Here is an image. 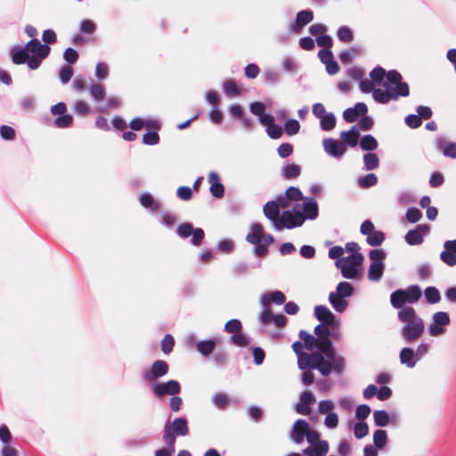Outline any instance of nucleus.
<instances>
[{
  "mask_svg": "<svg viewBox=\"0 0 456 456\" xmlns=\"http://www.w3.org/2000/svg\"><path fill=\"white\" fill-rule=\"evenodd\" d=\"M397 318L403 323L400 336L405 343H415L423 336L425 331L424 320L413 307L407 306L399 310Z\"/></svg>",
  "mask_w": 456,
  "mask_h": 456,
  "instance_id": "1",
  "label": "nucleus"
},
{
  "mask_svg": "<svg viewBox=\"0 0 456 456\" xmlns=\"http://www.w3.org/2000/svg\"><path fill=\"white\" fill-rule=\"evenodd\" d=\"M359 144L362 151H372L379 146L378 141L371 134H365L359 139Z\"/></svg>",
  "mask_w": 456,
  "mask_h": 456,
  "instance_id": "35",
  "label": "nucleus"
},
{
  "mask_svg": "<svg viewBox=\"0 0 456 456\" xmlns=\"http://www.w3.org/2000/svg\"><path fill=\"white\" fill-rule=\"evenodd\" d=\"M151 392L157 397L164 395H177L181 392V386L178 381L171 379L167 382H153L151 385Z\"/></svg>",
  "mask_w": 456,
  "mask_h": 456,
  "instance_id": "9",
  "label": "nucleus"
},
{
  "mask_svg": "<svg viewBox=\"0 0 456 456\" xmlns=\"http://www.w3.org/2000/svg\"><path fill=\"white\" fill-rule=\"evenodd\" d=\"M369 433V427L367 423L364 421L360 420L359 422L355 423L354 427V435L357 439H362L364 436H366Z\"/></svg>",
  "mask_w": 456,
  "mask_h": 456,
  "instance_id": "57",
  "label": "nucleus"
},
{
  "mask_svg": "<svg viewBox=\"0 0 456 456\" xmlns=\"http://www.w3.org/2000/svg\"><path fill=\"white\" fill-rule=\"evenodd\" d=\"M301 167L297 164H287L281 168V175L284 179L290 180L298 177Z\"/></svg>",
  "mask_w": 456,
  "mask_h": 456,
  "instance_id": "34",
  "label": "nucleus"
},
{
  "mask_svg": "<svg viewBox=\"0 0 456 456\" xmlns=\"http://www.w3.org/2000/svg\"><path fill=\"white\" fill-rule=\"evenodd\" d=\"M295 207H297V209L299 210L302 214V216H304L305 221L306 219L309 220H314L317 218L319 214V208L317 201L311 197H305L303 200V203L297 204Z\"/></svg>",
  "mask_w": 456,
  "mask_h": 456,
  "instance_id": "11",
  "label": "nucleus"
},
{
  "mask_svg": "<svg viewBox=\"0 0 456 456\" xmlns=\"http://www.w3.org/2000/svg\"><path fill=\"white\" fill-rule=\"evenodd\" d=\"M73 123V117L70 114H64L62 116L57 117L53 124L58 128H67L69 127Z\"/></svg>",
  "mask_w": 456,
  "mask_h": 456,
  "instance_id": "55",
  "label": "nucleus"
},
{
  "mask_svg": "<svg viewBox=\"0 0 456 456\" xmlns=\"http://www.w3.org/2000/svg\"><path fill=\"white\" fill-rule=\"evenodd\" d=\"M299 338L303 340L304 347H305L307 350L314 349L316 346V342L318 341L316 340V338L305 330H300Z\"/></svg>",
  "mask_w": 456,
  "mask_h": 456,
  "instance_id": "46",
  "label": "nucleus"
},
{
  "mask_svg": "<svg viewBox=\"0 0 456 456\" xmlns=\"http://www.w3.org/2000/svg\"><path fill=\"white\" fill-rule=\"evenodd\" d=\"M213 403L218 408V409H224L229 403L228 396L224 394H216L212 397Z\"/></svg>",
  "mask_w": 456,
  "mask_h": 456,
  "instance_id": "62",
  "label": "nucleus"
},
{
  "mask_svg": "<svg viewBox=\"0 0 456 456\" xmlns=\"http://www.w3.org/2000/svg\"><path fill=\"white\" fill-rule=\"evenodd\" d=\"M422 291L418 285H411L405 289H396L390 295V303L394 308L403 309L405 304H414L421 297Z\"/></svg>",
  "mask_w": 456,
  "mask_h": 456,
  "instance_id": "3",
  "label": "nucleus"
},
{
  "mask_svg": "<svg viewBox=\"0 0 456 456\" xmlns=\"http://www.w3.org/2000/svg\"><path fill=\"white\" fill-rule=\"evenodd\" d=\"M265 105L260 102H254L250 104L249 110L252 114L256 115L259 118V122L265 117H272L273 115L265 113Z\"/></svg>",
  "mask_w": 456,
  "mask_h": 456,
  "instance_id": "48",
  "label": "nucleus"
},
{
  "mask_svg": "<svg viewBox=\"0 0 456 456\" xmlns=\"http://www.w3.org/2000/svg\"><path fill=\"white\" fill-rule=\"evenodd\" d=\"M208 183H210V192L213 197L221 199L224 197V187L220 182V178L216 172L208 175Z\"/></svg>",
  "mask_w": 456,
  "mask_h": 456,
  "instance_id": "25",
  "label": "nucleus"
},
{
  "mask_svg": "<svg viewBox=\"0 0 456 456\" xmlns=\"http://www.w3.org/2000/svg\"><path fill=\"white\" fill-rule=\"evenodd\" d=\"M309 424L306 420L299 419L295 421L289 433L290 440L297 444H302L305 437Z\"/></svg>",
  "mask_w": 456,
  "mask_h": 456,
  "instance_id": "14",
  "label": "nucleus"
},
{
  "mask_svg": "<svg viewBox=\"0 0 456 456\" xmlns=\"http://www.w3.org/2000/svg\"><path fill=\"white\" fill-rule=\"evenodd\" d=\"M364 169L370 171L379 167V159L376 153L367 152L363 155Z\"/></svg>",
  "mask_w": 456,
  "mask_h": 456,
  "instance_id": "37",
  "label": "nucleus"
},
{
  "mask_svg": "<svg viewBox=\"0 0 456 456\" xmlns=\"http://www.w3.org/2000/svg\"><path fill=\"white\" fill-rule=\"evenodd\" d=\"M387 441V431L383 429H378L373 434V443L374 445L379 448L382 449Z\"/></svg>",
  "mask_w": 456,
  "mask_h": 456,
  "instance_id": "51",
  "label": "nucleus"
},
{
  "mask_svg": "<svg viewBox=\"0 0 456 456\" xmlns=\"http://www.w3.org/2000/svg\"><path fill=\"white\" fill-rule=\"evenodd\" d=\"M337 37L343 43H351L354 40V33L347 26H341L337 31Z\"/></svg>",
  "mask_w": 456,
  "mask_h": 456,
  "instance_id": "44",
  "label": "nucleus"
},
{
  "mask_svg": "<svg viewBox=\"0 0 456 456\" xmlns=\"http://www.w3.org/2000/svg\"><path fill=\"white\" fill-rule=\"evenodd\" d=\"M422 217L421 211L417 208H408L406 211L405 218L408 222L414 224L420 220Z\"/></svg>",
  "mask_w": 456,
  "mask_h": 456,
  "instance_id": "61",
  "label": "nucleus"
},
{
  "mask_svg": "<svg viewBox=\"0 0 456 456\" xmlns=\"http://www.w3.org/2000/svg\"><path fill=\"white\" fill-rule=\"evenodd\" d=\"M436 147L445 157L456 159V142H449L445 138H439L436 141Z\"/></svg>",
  "mask_w": 456,
  "mask_h": 456,
  "instance_id": "28",
  "label": "nucleus"
},
{
  "mask_svg": "<svg viewBox=\"0 0 456 456\" xmlns=\"http://www.w3.org/2000/svg\"><path fill=\"white\" fill-rule=\"evenodd\" d=\"M168 364L163 360L154 362L149 370L143 372L145 381L152 382L168 372Z\"/></svg>",
  "mask_w": 456,
  "mask_h": 456,
  "instance_id": "13",
  "label": "nucleus"
},
{
  "mask_svg": "<svg viewBox=\"0 0 456 456\" xmlns=\"http://www.w3.org/2000/svg\"><path fill=\"white\" fill-rule=\"evenodd\" d=\"M337 124L336 117L333 113L329 112L327 115L320 118V127L323 131H331Z\"/></svg>",
  "mask_w": 456,
  "mask_h": 456,
  "instance_id": "39",
  "label": "nucleus"
},
{
  "mask_svg": "<svg viewBox=\"0 0 456 456\" xmlns=\"http://www.w3.org/2000/svg\"><path fill=\"white\" fill-rule=\"evenodd\" d=\"M314 20V13L310 10H304L297 12L296 17V26L294 30L299 32L300 28L310 23Z\"/></svg>",
  "mask_w": 456,
  "mask_h": 456,
  "instance_id": "32",
  "label": "nucleus"
},
{
  "mask_svg": "<svg viewBox=\"0 0 456 456\" xmlns=\"http://www.w3.org/2000/svg\"><path fill=\"white\" fill-rule=\"evenodd\" d=\"M177 234L181 238H188L191 235V244L200 246L205 237L204 231L201 228H193L191 223H184L178 226Z\"/></svg>",
  "mask_w": 456,
  "mask_h": 456,
  "instance_id": "10",
  "label": "nucleus"
},
{
  "mask_svg": "<svg viewBox=\"0 0 456 456\" xmlns=\"http://www.w3.org/2000/svg\"><path fill=\"white\" fill-rule=\"evenodd\" d=\"M385 240V234L381 231H374L372 233H370L366 241L369 245L373 247H378L382 244V242Z\"/></svg>",
  "mask_w": 456,
  "mask_h": 456,
  "instance_id": "52",
  "label": "nucleus"
},
{
  "mask_svg": "<svg viewBox=\"0 0 456 456\" xmlns=\"http://www.w3.org/2000/svg\"><path fill=\"white\" fill-rule=\"evenodd\" d=\"M334 292L338 294V296L346 299L353 295L354 287L348 281H341L337 285L336 290Z\"/></svg>",
  "mask_w": 456,
  "mask_h": 456,
  "instance_id": "42",
  "label": "nucleus"
},
{
  "mask_svg": "<svg viewBox=\"0 0 456 456\" xmlns=\"http://www.w3.org/2000/svg\"><path fill=\"white\" fill-rule=\"evenodd\" d=\"M378 183V177L375 174L370 173L358 179V185L361 188H370L376 185Z\"/></svg>",
  "mask_w": 456,
  "mask_h": 456,
  "instance_id": "50",
  "label": "nucleus"
},
{
  "mask_svg": "<svg viewBox=\"0 0 456 456\" xmlns=\"http://www.w3.org/2000/svg\"><path fill=\"white\" fill-rule=\"evenodd\" d=\"M428 232V226L419 224L415 229L410 230L404 236L405 241L411 246L420 245L423 242L424 234Z\"/></svg>",
  "mask_w": 456,
  "mask_h": 456,
  "instance_id": "16",
  "label": "nucleus"
},
{
  "mask_svg": "<svg viewBox=\"0 0 456 456\" xmlns=\"http://www.w3.org/2000/svg\"><path fill=\"white\" fill-rule=\"evenodd\" d=\"M223 89L224 94L229 97H236L240 94L236 83L232 79H228L224 82Z\"/></svg>",
  "mask_w": 456,
  "mask_h": 456,
  "instance_id": "49",
  "label": "nucleus"
},
{
  "mask_svg": "<svg viewBox=\"0 0 456 456\" xmlns=\"http://www.w3.org/2000/svg\"><path fill=\"white\" fill-rule=\"evenodd\" d=\"M449 324V314L443 311L436 312L432 315V322L428 327V334L432 337H439L445 333V328Z\"/></svg>",
  "mask_w": 456,
  "mask_h": 456,
  "instance_id": "8",
  "label": "nucleus"
},
{
  "mask_svg": "<svg viewBox=\"0 0 456 456\" xmlns=\"http://www.w3.org/2000/svg\"><path fill=\"white\" fill-rule=\"evenodd\" d=\"M329 452V444L325 440H321L314 444L304 449V456H326Z\"/></svg>",
  "mask_w": 456,
  "mask_h": 456,
  "instance_id": "23",
  "label": "nucleus"
},
{
  "mask_svg": "<svg viewBox=\"0 0 456 456\" xmlns=\"http://www.w3.org/2000/svg\"><path fill=\"white\" fill-rule=\"evenodd\" d=\"M263 212L265 216L272 222L273 227L276 229L277 224L281 219L280 208L277 202L272 200L265 203L263 208Z\"/></svg>",
  "mask_w": 456,
  "mask_h": 456,
  "instance_id": "22",
  "label": "nucleus"
},
{
  "mask_svg": "<svg viewBox=\"0 0 456 456\" xmlns=\"http://www.w3.org/2000/svg\"><path fill=\"white\" fill-rule=\"evenodd\" d=\"M95 76L99 80H104L109 76V66L103 61H100L95 67Z\"/></svg>",
  "mask_w": 456,
  "mask_h": 456,
  "instance_id": "59",
  "label": "nucleus"
},
{
  "mask_svg": "<svg viewBox=\"0 0 456 456\" xmlns=\"http://www.w3.org/2000/svg\"><path fill=\"white\" fill-rule=\"evenodd\" d=\"M399 360L402 365L409 369H412L416 366L419 360L414 353V349L411 347H403L399 353Z\"/></svg>",
  "mask_w": 456,
  "mask_h": 456,
  "instance_id": "20",
  "label": "nucleus"
},
{
  "mask_svg": "<svg viewBox=\"0 0 456 456\" xmlns=\"http://www.w3.org/2000/svg\"><path fill=\"white\" fill-rule=\"evenodd\" d=\"M314 316L322 323L329 326H338V321L331 311L325 305H316L314 307Z\"/></svg>",
  "mask_w": 456,
  "mask_h": 456,
  "instance_id": "17",
  "label": "nucleus"
},
{
  "mask_svg": "<svg viewBox=\"0 0 456 456\" xmlns=\"http://www.w3.org/2000/svg\"><path fill=\"white\" fill-rule=\"evenodd\" d=\"M387 254L383 249H371L369 253L370 266L368 279L371 281H379L385 271V259Z\"/></svg>",
  "mask_w": 456,
  "mask_h": 456,
  "instance_id": "6",
  "label": "nucleus"
},
{
  "mask_svg": "<svg viewBox=\"0 0 456 456\" xmlns=\"http://www.w3.org/2000/svg\"><path fill=\"white\" fill-rule=\"evenodd\" d=\"M229 343L240 347H246L249 345L250 338L240 331L230 338Z\"/></svg>",
  "mask_w": 456,
  "mask_h": 456,
  "instance_id": "47",
  "label": "nucleus"
},
{
  "mask_svg": "<svg viewBox=\"0 0 456 456\" xmlns=\"http://www.w3.org/2000/svg\"><path fill=\"white\" fill-rule=\"evenodd\" d=\"M216 341L217 340H216V339L199 341L196 344V348H197L198 352L200 353L202 355L208 356L213 352V350L216 346Z\"/></svg>",
  "mask_w": 456,
  "mask_h": 456,
  "instance_id": "36",
  "label": "nucleus"
},
{
  "mask_svg": "<svg viewBox=\"0 0 456 456\" xmlns=\"http://www.w3.org/2000/svg\"><path fill=\"white\" fill-rule=\"evenodd\" d=\"M11 58L14 64L20 65L26 63L29 55L26 47L15 45L11 49Z\"/></svg>",
  "mask_w": 456,
  "mask_h": 456,
  "instance_id": "29",
  "label": "nucleus"
},
{
  "mask_svg": "<svg viewBox=\"0 0 456 456\" xmlns=\"http://www.w3.org/2000/svg\"><path fill=\"white\" fill-rule=\"evenodd\" d=\"M335 404L330 400H322L318 403V412L320 414H330L333 412Z\"/></svg>",
  "mask_w": 456,
  "mask_h": 456,
  "instance_id": "60",
  "label": "nucleus"
},
{
  "mask_svg": "<svg viewBox=\"0 0 456 456\" xmlns=\"http://www.w3.org/2000/svg\"><path fill=\"white\" fill-rule=\"evenodd\" d=\"M373 419L377 427H386L390 422V414L384 410L374 411Z\"/></svg>",
  "mask_w": 456,
  "mask_h": 456,
  "instance_id": "40",
  "label": "nucleus"
},
{
  "mask_svg": "<svg viewBox=\"0 0 456 456\" xmlns=\"http://www.w3.org/2000/svg\"><path fill=\"white\" fill-rule=\"evenodd\" d=\"M441 260L449 266L456 265V254L447 250H444L440 254Z\"/></svg>",
  "mask_w": 456,
  "mask_h": 456,
  "instance_id": "64",
  "label": "nucleus"
},
{
  "mask_svg": "<svg viewBox=\"0 0 456 456\" xmlns=\"http://www.w3.org/2000/svg\"><path fill=\"white\" fill-rule=\"evenodd\" d=\"M425 299L428 304L434 305L441 300V294L437 288L434 286L427 287L424 290Z\"/></svg>",
  "mask_w": 456,
  "mask_h": 456,
  "instance_id": "38",
  "label": "nucleus"
},
{
  "mask_svg": "<svg viewBox=\"0 0 456 456\" xmlns=\"http://www.w3.org/2000/svg\"><path fill=\"white\" fill-rule=\"evenodd\" d=\"M285 301H286V297L280 290H276L273 293H265L261 297V305L265 308H267L269 306V305L271 304V302H273L276 305H282L285 303Z\"/></svg>",
  "mask_w": 456,
  "mask_h": 456,
  "instance_id": "27",
  "label": "nucleus"
},
{
  "mask_svg": "<svg viewBox=\"0 0 456 456\" xmlns=\"http://www.w3.org/2000/svg\"><path fill=\"white\" fill-rule=\"evenodd\" d=\"M315 402L314 394L310 391H305L300 395L299 402L297 403L295 410L302 415H309L311 413L310 405Z\"/></svg>",
  "mask_w": 456,
  "mask_h": 456,
  "instance_id": "18",
  "label": "nucleus"
},
{
  "mask_svg": "<svg viewBox=\"0 0 456 456\" xmlns=\"http://www.w3.org/2000/svg\"><path fill=\"white\" fill-rule=\"evenodd\" d=\"M264 228L261 224H253L251 232L247 235V241L253 245H257L262 240Z\"/></svg>",
  "mask_w": 456,
  "mask_h": 456,
  "instance_id": "33",
  "label": "nucleus"
},
{
  "mask_svg": "<svg viewBox=\"0 0 456 456\" xmlns=\"http://www.w3.org/2000/svg\"><path fill=\"white\" fill-rule=\"evenodd\" d=\"M336 266L340 269L342 276L346 279H354L358 276L359 266L346 264L345 261H337Z\"/></svg>",
  "mask_w": 456,
  "mask_h": 456,
  "instance_id": "30",
  "label": "nucleus"
},
{
  "mask_svg": "<svg viewBox=\"0 0 456 456\" xmlns=\"http://www.w3.org/2000/svg\"><path fill=\"white\" fill-rule=\"evenodd\" d=\"M28 53H32V55L37 56L39 58H46L51 51L50 46L46 44H41V42L37 38H32L29 40L25 45Z\"/></svg>",
  "mask_w": 456,
  "mask_h": 456,
  "instance_id": "15",
  "label": "nucleus"
},
{
  "mask_svg": "<svg viewBox=\"0 0 456 456\" xmlns=\"http://www.w3.org/2000/svg\"><path fill=\"white\" fill-rule=\"evenodd\" d=\"M304 223L305 218L302 216L301 212L297 209V207H294L293 212L289 210H285L282 212L276 230L281 231L284 228L293 229L296 227H300Z\"/></svg>",
  "mask_w": 456,
  "mask_h": 456,
  "instance_id": "7",
  "label": "nucleus"
},
{
  "mask_svg": "<svg viewBox=\"0 0 456 456\" xmlns=\"http://www.w3.org/2000/svg\"><path fill=\"white\" fill-rule=\"evenodd\" d=\"M169 428L176 436H185L189 434L188 422L184 417L175 418L172 423L169 422Z\"/></svg>",
  "mask_w": 456,
  "mask_h": 456,
  "instance_id": "26",
  "label": "nucleus"
},
{
  "mask_svg": "<svg viewBox=\"0 0 456 456\" xmlns=\"http://www.w3.org/2000/svg\"><path fill=\"white\" fill-rule=\"evenodd\" d=\"M140 203L142 207L151 211H157L159 208V203L150 193H142L140 197Z\"/></svg>",
  "mask_w": 456,
  "mask_h": 456,
  "instance_id": "43",
  "label": "nucleus"
},
{
  "mask_svg": "<svg viewBox=\"0 0 456 456\" xmlns=\"http://www.w3.org/2000/svg\"><path fill=\"white\" fill-rule=\"evenodd\" d=\"M341 142L344 145L354 148L357 146L360 139V132L357 126H353L348 131L340 133Z\"/></svg>",
  "mask_w": 456,
  "mask_h": 456,
  "instance_id": "21",
  "label": "nucleus"
},
{
  "mask_svg": "<svg viewBox=\"0 0 456 456\" xmlns=\"http://www.w3.org/2000/svg\"><path fill=\"white\" fill-rule=\"evenodd\" d=\"M300 130V124L297 119L291 118L284 123V131L288 135L297 134Z\"/></svg>",
  "mask_w": 456,
  "mask_h": 456,
  "instance_id": "54",
  "label": "nucleus"
},
{
  "mask_svg": "<svg viewBox=\"0 0 456 456\" xmlns=\"http://www.w3.org/2000/svg\"><path fill=\"white\" fill-rule=\"evenodd\" d=\"M329 302L333 309L338 313H344L348 306L347 300L340 296H338V294H336L334 291L330 293Z\"/></svg>",
  "mask_w": 456,
  "mask_h": 456,
  "instance_id": "31",
  "label": "nucleus"
},
{
  "mask_svg": "<svg viewBox=\"0 0 456 456\" xmlns=\"http://www.w3.org/2000/svg\"><path fill=\"white\" fill-rule=\"evenodd\" d=\"M89 92H90L92 98L96 102L102 101L105 97L104 89H103L102 86L100 84H93L89 87Z\"/></svg>",
  "mask_w": 456,
  "mask_h": 456,
  "instance_id": "53",
  "label": "nucleus"
},
{
  "mask_svg": "<svg viewBox=\"0 0 456 456\" xmlns=\"http://www.w3.org/2000/svg\"><path fill=\"white\" fill-rule=\"evenodd\" d=\"M73 74V69L69 65H63L60 69L58 76L62 84H67L70 81Z\"/></svg>",
  "mask_w": 456,
  "mask_h": 456,
  "instance_id": "58",
  "label": "nucleus"
},
{
  "mask_svg": "<svg viewBox=\"0 0 456 456\" xmlns=\"http://www.w3.org/2000/svg\"><path fill=\"white\" fill-rule=\"evenodd\" d=\"M175 436L170 431L169 422H167L164 428L163 440L171 452H175Z\"/></svg>",
  "mask_w": 456,
  "mask_h": 456,
  "instance_id": "45",
  "label": "nucleus"
},
{
  "mask_svg": "<svg viewBox=\"0 0 456 456\" xmlns=\"http://www.w3.org/2000/svg\"><path fill=\"white\" fill-rule=\"evenodd\" d=\"M368 108L363 102H357L354 107L347 108L343 112V118L346 122H354L358 117L367 114Z\"/></svg>",
  "mask_w": 456,
  "mask_h": 456,
  "instance_id": "19",
  "label": "nucleus"
},
{
  "mask_svg": "<svg viewBox=\"0 0 456 456\" xmlns=\"http://www.w3.org/2000/svg\"><path fill=\"white\" fill-rule=\"evenodd\" d=\"M297 364L300 370H305L307 368L317 370L324 377L329 376L332 372L331 362L326 360L324 355L320 352L299 354V356H297Z\"/></svg>",
  "mask_w": 456,
  "mask_h": 456,
  "instance_id": "2",
  "label": "nucleus"
},
{
  "mask_svg": "<svg viewBox=\"0 0 456 456\" xmlns=\"http://www.w3.org/2000/svg\"><path fill=\"white\" fill-rule=\"evenodd\" d=\"M392 95V100L396 101L400 97H407L410 94L409 85L403 81L402 75L395 69L389 70L387 74V82L383 84Z\"/></svg>",
  "mask_w": 456,
  "mask_h": 456,
  "instance_id": "5",
  "label": "nucleus"
},
{
  "mask_svg": "<svg viewBox=\"0 0 456 456\" xmlns=\"http://www.w3.org/2000/svg\"><path fill=\"white\" fill-rule=\"evenodd\" d=\"M387 74L382 67L378 66L370 71V77L372 82L380 83L385 77H387Z\"/></svg>",
  "mask_w": 456,
  "mask_h": 456,
  "instance_id": "63",
  "label": "nucleus"
},
{
  "mask_svg": "<svg viewBox=\"0 0 456 456\" xmlns=\"http://www.w3.org/2000/svg\"><path fill=\"white\" fill-rule=\"evenodd\" d=\"M372 96L377 102L381 104H387L390 101H393L392 95L389 94L387 88L385 90L381 88H375L372 92Z\"/></svg>",
  "mask_w": 456,
  "mask_h": 456,
  "instance_id": "41",
  "label": "nucleus"
},
{
  "mask_svg": "<svg viewBox=\"0 0 456 456\" xmlns=\"http://www.w3.org/2000/svg\"><path fill=\"white\" fill-rule=\"evenodd\" d=\"M324 151L332 158L341 159L346 152V147L341 141L326 138L322 141Z\"/></svg>",
  "mask_w": 456,
  "mask_h": 456,
  "instance_id": "12",
  "label": "nucleus"
},
{
  "mask_svg": "<svg viewBox=\"0 0 456 456\" xmlns=\"http://www.w3.org/2000/svg\"><path fill=\"white\" fill-rule=\"evenodd\" d=\"M261 125L266 126V133L270 138L279 139L282 136L283 130L280 126L274 124L273 116L264 118L261 120Z\"/></svg>",
  "mask_w": 456,
  "mask_h": 456,
  "instance_id": "24",
  "label": "nucleus"
},
{
  "mask_svg": "<svg viewBox=\"0 0 456 456\" xmlns=\"http://www.w3.org/2000/svg\"><path fill=\"white\" fill-rule=\"evenodd\" d=\"M224 331L230 334H236L242 330V324L238 319H232L224 325Z\"/></svg>",
  "mask_w": 456,
  "mask_h": 456,
  "instance_id": "56",
  "label": "nucleus"
},
{
  "mask_svg": "<svg viewBox=\"0 0 456 456\" xmlns=\"http://www.w3.org/2000/svg\"><path fill=\"white\" fill-rule=\"evenodd\" d=\"M316 346L322 353L325 359L331 362L332 371L340 373L345 368V359L340 354H338L332 347V342L329 337L316 338Z\"/></svg>",
  "mask_w": 456,
  "mask_h": 456,
  "instance_id": "4",
  "label": "nucleus"
}]
</instances>
